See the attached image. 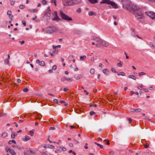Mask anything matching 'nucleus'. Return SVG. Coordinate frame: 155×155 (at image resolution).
<instances>
[{
	"label": "nucleus",
	"instance_id": "43",
	"mask_svg": "<svg viewBox=\"0 0 155 155\" xmlns=\"http://www.w3.org/2000/svg\"><path fill=\"white\" fill-rule=\"evenodd\" d=\"M130 111L132 112H135L136 111V109L133 108H132L130 110Z\"/></svg>",
	"mask_w": 155,
	"mask_h": 155
},
{
	"label": "nucleus",
	"instance_id": "55",
	"mask_svg": "<svg viewBox=\"0 0 155 155\" xmlns=\"http://www.w3.org/2000/svg\"><path fill=\"white\" fill-rule=\"evenodd\" d=\"M47 8L48 9V10L46 12H49L51 13V10L50 9V7L49 6Z\"/></svg>",
	"mask_w": 155,
	"mask_h": 155
},
{
	"label": "nucleus",
	"instance_id": "32",
	"mask_svg": "<svg viewBox=\"0 0 155 155\" xmlns=\"http://www.w3.org/2000/svg\"><path fill=\"white\" fill-rule=\"evenodd\" d=\"M10 4L11 5H14L15 3V1L13 0H10Z\"/></svg>",
	"mask_w": 155,
	"mask_h": 155
},
{
	"label": "nucleus",
	"instance_id": "46",
	"mask_svg": "<svg viewBox=\"0 0 155 155\" xmlns=\"http://www.w3.org/2000/svg\"><path fill=\"white\" fill-rule=\"evenodd\" d=\"M22 24L24 25L25 26L26 25V22L25 20H22L21 21Z\"/></svg>",
	"mask_w": 155,
	"mask_h": 155
},
{
	"label": "nucleus",
	"instance_id": "6",
	"mask_svg": "<svg viewBox=\"0 0 155 155\" xmlns=\"http://www.w3.org/2000/svg\"><path fill=\"white\" fill-rule=\"evenodd\" d=\"M57 30V28L54 27H50L46 29V32L49 34L54 32Z\"/></svg>",
	"mask_w": 155,
	"mask_h": 155
},
{
	"label": "nucleus",
	"instance_id": "35",
	"mask_svg": "<svg viewBox=\"0 0 155 155\" xmlns=\"http://www.w3.org/2000/svg\"><path fill=\"white\" fill-rule=\"evenodd\" d=\"M68 153H72L74 155H76V153L74 151H73L72 150H69V151H68Z\"/></svg>",
	"mask_w": 155,
	"mask_h": 155
},
{
	"label": "nucleus",
	"instance_id": "44",
	"mask_svg": "<svg viewBox=\"0 0 155 155\" xmlns=\"http://www.w3.org/2000/svg\"><path fill=\"white\" fill-rule=\"evenodd\" d=\"M94 114H95V112L93 111H91L90 112V115L91 116L92 115Z\"/></svg>",
	"mask_w": 155,
	"mask_h": 155
},
{
	"label": "nucleus",
	"instance_id": "4",
	"mask_svg": "<svg viewBox=\"0 0 155 155\" xmlns=\"http://www.w3.org/2000/svg\"><path fill=\"white\" fill-rule=\"evenodd\" d=\"M60 15L62 19L67 21H70L73 20L71 17H69L68 15H66L61 11L60 12Z\"/></svg>",
	"mask_w": 155,
	"mask_h": 155
},
{
	"label": "nucleus",
	"instance_id": "28",
	"mask_svg": "<svg viewBox=\"0 0 155 155\" xmlns=\"http://www.w3.org/2000/svg\"><path fill=\"white\" fill-rule=\"evenodd\" d=\"M34 130H30L29 131L30 135L31 136H33L34 133Z\"/></svg>",
	"mask_w": 155,
	"mask_h": 155
},
{
	"label": "nucleus",
	"instance_id": "56",
	"mask_svg": "<svg viewBox=\"0 0 155 155\" xmlns=\"http://www.w3.org/2000/svg\"><path fill=\"white\" fill-rule=\"evenodd\" d=\"M109 153L110 155H113L114 153V152L113 151H111Z\"/></svg>",
	"mask_w": 155,
	"mask_h": 155
},
{
	"label": "nucleus",
	"instance_id": "11",
	"mask_svg": "<svg viewBox=\"0 0 155 155\" xmlns=\"http://www.w3.org/2000/svg\"><path fill=\"white\" fill-rule=\"evenodd\" d=\"M101 45L107 47L109 45V43L106 41L102 40V41L101 44Z\"/></svg>",
	"mask_w": 155,
	"mask_h": 155
},
{
	"label": "nucleus",
	"instance_id": "21",
	"mask_svg": "<svg viewBox=\"0 0 155 155\" xmlns=\"http://www.w3.org/2000/svg\"><path fill=\"white\" fill-rule=\"evenodd\" d=\"M74 58V56L73 55H70L68 57V59L69 61H72V59Z\"/></svg>",
	"mask_w": 155,
	"mask_h": 155
},
{
	"label": "nucleus",
	"instance_id": "59",
	"mask_svg": "<svg viewBox=\"0 0 155 155\" xmlns=\"http://www.w3.org/2000/svg\"><path fill=\"white\" fill-rule=\"evenodd\" d=\"M62 150L63 151H65L67 150L66 148H65L64 147H63L62 148Z\"/></svg>",
	"mask_w": 155,
	"mask_h": 155
},
{
	"label": "nucleus",
	"instance_id": "61",
	"mask_svg": "<svg viewBox=\"0 0 155 155\" xmlns=\"http://www.w3.org/2000/svg\"><path fill=\"white\" fill-rule=\"evenodd\" d=\"M55 129V128L54 127H51L49 128L50 130H53Z\"/></svg>",
	"mask_w": 155,
	"mask_h": 155
},
{
	"label": "nucleus",
	"instance_id": "3",
	"mask_svg": "<svg viewBox=\"0 0 155 155\" xmlns=\"http://www.w3.org/2000/svg\"><path fill=\"white\" fill-rule=\"evenodd\" d=\"M121 1L123 8L126 10L130 11L131 5L130 1L128 0H121Z\"/></svg>",
	"mask_w": 155,
	"mask_h": 155
},
{
	"label": "nucleus",
	"instance_id": "48",
	"mask_svg": "<svg viewBox=\"0 0 155 155\" xmlns=\"http://www.w3.org/2000/svg\"><path fill=\"white\" fill-rule=\"evenodd\" d=\"M144 147L145 148H147L149 147V144L147 143H146Z\"/></svg>",
	"mask_w": 155,
	"mask_h": 155
},
{
	"label": "nucleus",
	"instance_id": "26",
	"mask_svg": "<svg viewBox=\"0 0 155 155\" xmlns=\"http://www.w3.org/2000/svg\"><path fill=\"white\" fill-rule=\"evenodd\" d=\"M95 70L94 68H91L90 69V73L91 74H93L94 73Z\"/></svg>",
	"mask_w": 155,
	"mask_h": 155
},
{
	"label": "nucleus",
	"instance_id": "5",
	"mask_svg": "<svg viewBox=\"0 0 155 155\" xmlns=\"http://www.w3.org/2000/svg\"><path fill=\"white\" fill-rule=\"evenodd\" d=\"M92 40H94L97 43L96 44V46L97 47H100L101 46V44L102 40L100 38L97 37H93L91 38Z\"/></svg>",
	"mask_w": 155,
	"mask_h": 155
},
{
	"label": "nucleus",
	"instance_id": "36",
	"mask_svg": "<svg viewBox=\"0 0 155 155\" xmlns=\"http://www.w3.org/2000/svg\"><path fill=\"white\" fill-rule=\"evenodd\" d=\"M142 111V109L140 108H138L136 109L135 112L138 113L139 112H141Z\"/></svg>",
	"mask_w": 155,
	"mask_h": 155
},
{
	"label": "nucleus",
	"instance_id": "38",
	"mask_svg": "<svg viewBox=\"0 0 155 155\" xmlns=\"http://www.w3.org/2000/svg\"><path fill=\"white\" fill-rule=\"evenodd\" d=\"M66 80L69 82H71L73 81L71 78H66Z\"/></svg>",
	"mask_w": 155,
	"mask_h": 155
},
{
	"label": "nucleus",
	"instance_id": "22",
	"mask_svg": "<svg viewBox=\"0 0 155 155\" xmlns=\"http://www.w3.org/2000/svg\"><path fill=\"white\" fill-rule=\"evenodd\" d=\"M103 72L105 74H107L109 73V71L107 69H104L103 70Z\"/></svg>",
	"mask_w": 155,
	"mask_h": 155
},
{
	"label": "nucleus",
	"instance_id": "63",
	"mask_svg": "<svg viewBox=\"0 0 155 155\" xmlns=\"http://www.w3.org/2000/svg\"><path fill=\"white\" fill-rule=\"evenodd\" d=\"M19 43H21V45H23L25 43V41H19Z\"/></svg>",
	"mask_w": 155,
	"mask_h": 155
},
{
	"label": "nucleus",
	"instance_id": "58",
	"mask_svg": "<svg viewBox=\"0 0 155 155\" xmlns=\"http://www.w3.org/2000/svg\"><path fill=\"white\" fill-rule=\"evenodd\" d=\"M56 2V0H51V3H55Z\"/></svg>",
	"mask_w": 155,
	"mask_h": 155
},
{
	"label": "nucleus",
	"instance_id": "57",
	"mask_svg": "<svg viewBox=\"0 0 155 155\" xmlns=\"http://www.w3.org/2000/svg\"><path fill=\"white\" fill-rule=\"evenodd\" d=\"M140 90H142L143 89V88L141 86H139L137 87Z\"/></svg>",
	"mask_w": 155,
	"mask_h": 155
},
{
	"label": "nucleus",
	"instance_id": "25",
	"mask_svg": "<svg viewBox=\"0 0 155 155\" xmlns=\"http://www.w3.org/2000/svg\"><path fill=\"white\" fill-rule=\"evenodd\" d=\"M8 135V134L5 132H4L2 134V136L4 137L5 138Z\"/></svg>",
	"mask_w": 155,
	"mask_h": 155
},
{
	"label": "nucleus",
	"instance_id": "30",
	"mask_svg": "<svg viewBox=\"0 0 155 155\" xmlns=\"http://www.w3.org/2000/svg\"><path fill=\"white\" fill-rule=\"evenodd\" d=\"M30 11L31 12H38V10L37 9H30Z\"/></svg>",
	"mask_w": 155,
	"mask_h": 155
},
{
	"label": "nucleus",
	"instance_id": "14",
	"mask_svg": "<svg viewBox=\"0 0 155 155\" xmlns=\"http://www.w3.org/2000/svg\"><path fill=\"white\" fill-rule=\"evenodd\" d=\"M30 137L28 135H26L25 136V138H22V140L23 141H27L28 140L30 139Z\"/></svg>",
	"mask_w": 155,
	"mask_h": 155
},
{
	"label": "nucleus",
	"instance_id": "53",
	"mask_svg": "<svg viewBox=\"0 0 155 155\" xmlns=\"http://www.w3.org/2000/svg\"><path fill=\"white\" fill-rule=\"evenodd\" d=\"M61 80L62 81H64L65 80H66V78H65V77L62 78L61 79Z\"/></svg>",
	"mask_w": 155,
	"mask_h": 155
},
{
	"label": "nucleus",
	"instance_id": "10",
	"mask_svg": "<svg viewBox=\"0 0 155 155\" xmlns=\"http://www.w3.org/2000/svg\"><path fill=\"white\" fill-rule=\"evenodd\" d=\"M36 63L41 66H44L45 65V63L44 61H40L38 59H37L36 60Z\"/></svg>",
	"mask_w": 155,
	"mask_h": 155
},
{
	"label": "nucleus",
	"instance_id": "54",
	"mask_svg": "<svg viewBox=\"0 0 155 155\" xmlns=\"http://www.w3.org/2000/svg\"><path fill=\"white\" fill-rule=\"evenodd\" d=\"M16 148L18 149V150H20L21 149V147L19 145H17L16 146Z\"/></svg>",
	"mask_w": 155,
	"mask_h": 155
},
{
	"label": "nucleus",
	"instance_id": "64",
	"mask_svg": "<svg viewBox=\"0 0 155 155\" xmlns=\"http://www.w3.org/2000/svg\"><path fill=\"white\" fill-rule=\"evenodd\" d=\"M13 16L12 15H9V18L10 19H12L13 18Z\"/></svg>",
	"mask_w": 155,
	"mask_h": 155
},
{
	"label": "nucleus",
	"instance_id": "41",
	"mask_svg": "<svg viewBox=\"0 0 155 155\" xmlns=\"http://www.w3.org/2000/svg\"><path fill=\"white\" fill-rule=\"evenodd\" d=\"M29 91V90L27 88H25L24 89H23V91L25 92H28Z\"/></svg>",
	"mask_w": 155,
	"mask_h": 155
},
{
	"label": "nucleus",
	"instance_id": "42",
	"mask_svg": "<svg viewBox=\"0 0 155 155\" xmlns=\"http://www.w3.org/2000/svg\"><path fill=\"white\" fill-rule=\"evenodd\" d=\"M42 3L43 5H45L47 4V1L45 0H42Z\"/></svg>",
	"mask_w": 155,
	"mask_h": 155
},
{
	"label": "nucleus",
	"instance_id": "1",
	"mask_svg": "<svg viewBox=\"0 0 155 155\" xmlns=\"http://www.w3.org/2000/svg\"><path fill=\"white\" fill-rule=\"evenodd\" d=\"M130 11L135 15L136 18L139 21H143V14L141 12L139 6L135 5H132Z\"/></svg>",
	"mask_w": 155,
	"mask_h": 155
},
{
	"label": "nucleus",
	"instance_id": "2",
	"mask_svg": "<svg viewBox=\"0 0 155 155\" xmlns=\"http://www.w3.org/2000/svg\"><path fill=\"white\" fill-rule=\"evenodd\" d=\"M67 2H64V5H72L78 4L80 3L81 0H67Z\"/></svg>",
	"mask_w": 155,
	"mask_h": 155
},
{
	"label": "nucleus",
	"instance_id": "17",
	"mask_svg": "<svg viewBox=\"0 0 155 155\" xmlns=\"http://www.w3.org/2000/svg\"><path fill=\"white\" fill-rule=\"evenodd\" d=\"M83 77V75L81 74H80L78 76H77V77H75V76L74 77V78L77 80H78L81 78Z\"/></svg>",
	"mask_w": 155,
	"mask_h": 155
},
{
	"label": "nucleus",
	"instance_id": "13",
	"mask_svg": "<svg viewBox=\"0 0 155 155\" xmlns=\"http://www.w3.org/2000/svg\"><path fill=\"white\" fill-rule=\"evenodd\" d=\"M43 147L44 148H48L50 149H54L55 147L54 146L52 145H48V146L44 144L43 146Z\"/></svg>",
	"mask_w": 155,
	"mask_h": 155
},
{
	"label": "nucleus",
	"instance_id": "27",
	"mask_svg": "<svg viewBox=\"0 0 155 155\" xmlns=\"http://www.w3.org/2000/svg\"><path fill=\"white\" fill-rule=\"evenodd\" d=\"M4 63L5 64H7L9 63V60L8 59H5L4 60Z\"/></svg>",
	"mask_w": 155,
	"mask_h": 155
},
{
	"label": "nucleus",
	"instance_id": "16",
	"mask_svg": "<svg viewBox=\"0 0 155 155\" xmlns=\"http://www.w3.org/2000/svg\"><path fill=\"white\" fill-rule=\"evenodd\" d=\"M110 2V0H102V1L100 2V3H105L109 5Z\"/></svg>",
	"mask_w": 155,
	"mask_h": 155
},
{
	"label": "nucleus",
	"instance_id": "7",
	"mask_svg": "<svg viewBox=\"0 0 155 155\" xmlns=\"http://www.w3.org/2000/svg\"><path fill=\"white\" fill-rule=\"evenodd\" d=\"M145 14L152 19H153L155 18V13L154 12H145Z\"/></svg>",
	"mask_w": 155,
	"mask_h": 155
},
{
	"label": "nucleus",
	"instance_id": "52",
	"mask_svg": "<svg viewBox=\"0 0 155 155\" xmlns=\"http://www.w3.org/2000/svg\"><path fill=\"white\" fill-rule=\"evenodd\" d=\"M87 145H88V144L87 143H86L85 144V145L84 147V148H85V149H87L88 148Z\"/></svg>",
	"mask_w": 155,
	"mask_h": 155
},
{
	"label": "nucleus",
	"instance_id": "33",
	"mask_svg": "<svg viewBox=\"0 0 155 155\" xmlns=\"http://www.w3.org/2000/svg\"><path fill=\"white\" fill-rule=\"evenodd\" d=\"M117 74L118 75H120L122 76H124L125 75V74L124 72H121L120 73H118Z\"/></svg>",
	"mask_w": 155,
	"mask_h": 155
},
{
	"label": "nucleus",
	"instance_id": "47",
	"mask_svg": "<svg viewBox=\"0 0 155 155\" xmlns=\"http://www.w3.org/2000/svg\"><path fill=\"white\" fill-rule=\"evenodd\" d=\"M53 101L56 103L58 104V100L57 99H54Z\"/></svg>",
	"mask_w": 155,
	"mask_h": 155
},
{
	"label": "nucleus",
	"instance_id": "60",
	"mask_svg": "<svg viewBox=\"0 0 155 155\" xmlns=\"http://www.w3.org/2000/svg\"><path fill=\"white\" fill-rule=\"evenodd\" d=\"M147 120L151 122L154 123V122L153 121V120L150 118H147Z\"/></svg>",
	"mask_w": 155,
	"mask_h": 155
},
{
	"label": "nucleus",
	"instance_id": "45",
	"mask_svg": "<svg viewBox=\"0 0 155 155\" xmlns=\"http://www.w3.org/2000/svg\"><path fill=\"white\" fill-rule=\"evenodd\" d=\"M7 14L8 15H12V12L10 11H8L7 12Z\"/></svg>",
	"mask_w": 155,
	"mask_h": 155
},
{
	"label": "nucleus",
	"instance_id": "18",
	"mask_svg": "<svg viewBox=\"0 0 155 155\" xmlns=\"http://www.w3.org/2000/svg\"><path fill=\"white\" fill-rule=\"evenodd\" d=\"M37 17V16H35V17H34L32 18V19L33 20L35 21L36 22H39L40 21L39 19L36 18Z\"/></svg>",
	"mask_w": 155,
	"mask_h": 155
},
{
	"label": "nucleus",
	"instance_id": "50",
	"mask_svg": "<svg viewBox=\"0 0 155 155\" xmlns=\"http://www.w3.org/2000/svg\"><path fill=\"white\" fill-rule=\"evenodd\" d=\"M111 71H112V72H114L115 73H117V71L114 68H112L111 69Z\"/></svg>",
	"mask_w": 155,
	"mask_h": 155
},
{
	"label": "nucleus",
	"instance_id": "23",
	"mask_svg": "<svg viewBox=\"0 0 155 155\" xmlns=\"http://www.w3.org/2000/svg\"><path fill=\"white\" fill-rule=\"evenodd\" d=\"M88 14L90 16H92L93 15H96V14L93 11H91L89 12Z\"/></svg>",
	"mask_w": 155,
	"mask_h": 155
},
{
	"label": "nucleus",
	"instance_id": "40",
	"mask_svg": "<svg viewBox=\"0 0 155 155\" xmlns=\"http://www.w3.org/2000/svg\"><path fill=\"white\" fill-rule=\"evenodd\" d=\"M15 135L14 133H12L11 135V137L12 138H14L15 137Z\"/></svg>",
	"mask_w": 155,
	"mask_h": 155
},
{
	"label": "nucleus",
	"instance_id": "15",
	"mask_svg": "<svg viewBox=\"0 0 155 155\" xmlns=\"http://www.w3.org/2000/svg\"><path fill=\"white\" fill-rule=\"evenodd\" d=\"M52 20L53 21H62V20L60 18L58 15L56 16Z\"/></svg>",
	"mask_w": 155,
	"mask_h": 155
},
{
	"label": "nucleus",
	"instance_id": "31",
	"mask_svg": "<svg viewBox=\"0 0 155 155\" xmlns=\"http://www.w3.org/2000/svg\"><path fill=\"white\" fill-rule=\"evenodd\" d=\"M92 3H96L97 2V0H88Z\"/></svg>",
	"mask_w": 155,
	"mask_h": 155
},
{
	"label": "nucleus",
	"instance_id": "20",
	"mask_svg": "<svg viewBox=\"0 0 155 155\" xmlns=\"http://www.w3.org/2000/svg\"><path fill=\"white\" fill-rule=\"evenodd\" d=\"M123 64V62L121 61H120V62L117 64V66L119 67H122Z\"/></svg>",
	"mask_w": 155,
	"mask_h": 155
},
{
	"label": "nucleus",
	"instance_id": "24",
	"mask_svg": "<svg viewBox=\"0 0 155 155\" xmlns=\"http://www.w3.org/2000/svg\"><path fill=\"white\" fill-rule=\"evenodd\" d=\"M12 143L15 144L16 142L14 140H10L8 142V143L9 144H11Z\"/></svg>",
	"mask_w": 155,
	"mask_h": 155
},
{
	"label": "nucleus",
	"instance_id": "62",
	"mask_svg": "<svg viewBox=\"0 0 155 155\" xmlns=\"http://www.w3.org/2000/svg\"><path fill=\"white\" fill-rule=\"evenodd\" d=\"M97 146H99L101 148H103V146L102 145H101L99 143L98 144Z\"/></svg>",
	"mask_w": 155,
	"mask_h": 155
},
{
	"label": "nucleus",
	"instance_id": "19",
	"mask_svg": "<svg viewBox=\"0 0 155 155\" xmlns=\"http://www.w3.org/2000/svg\"><path fill=\"white\" fill-rule=\"evenodd\" d=\"M128 77L129 78H132L134 80H136V77H135V76L134 75H129L128 76Z\"/></svg>",
	"mask_w": 155,
	"mask_h": 155
},
{
	"label": "nucleus",
	"instance_id": "49",
	"mask_svg": "<svg viewBox=\"0 0 155 155\" xmlns=\"http://www.w3.org/2000/svg\"><path fill=\"white\" fill-rule=\"evenodd\" d=\"M56 68H57V67H56V65H54L53 66L52 68V69L53 70H55L56 69Z\"/></svg>",
	"mask_w": 155,
	"mask_h": 155
},
{
	"label": "nucleus",
	"instance_id": "51",
	"mask_svg": "<svg viewBox=\"0 0 155 155\" xmlns=\"http://www.w3.org/2000/svg\"><path fill=\"white\" fill-rule=\"evenodd\" d=\"M81 8H79L77 10V12H78L79 13H81Z\"/></svg>",
	"mask_w": 155,
	"mask_h": 155
},
{
	"label": "nucleus",
	"instance_id": "34",
	"mask_svg": "<svg viewBox=\"0 0 155 155\" xmlns=\"http://www.w3.org/2000/svg\"><path fill=\"white\" fill-rule=\"evenodd\" d=\"M27 151L28 153H31L32 154H34L35 153V152L34 151L31 150V149H28L27 150Z\"/></svg>",
	"mask_w": 155,
	"mask_h": 155
},
{
	"label": "nucleus",
	"instance_id": "39",
	"mask_svg": "<svg viewBox=\"0 0 155 155\" xmlns=\"http://www.w3.org/2000/svg\"><path fill=\"white\" fill-rule=\"evenodd\" d=\"M139 74L140 76H141L142 75H144L146 74V73L144 72H142L139 73Z\"/></svg>",
	"mask_w": 155,
	"mask_h": 155
},
{
	"label": "nucleus",
	"instance_id": "8",
	"mask_svg": "<svg viewBox=\"0 0 155 155\" xmlns=\"http://www.w3.org/2000/svg\"><path fill=\"white\" fill-rule=\"evenodd\" d=\"M43 18L46 20H50L51 18V13L49 12H46L44 14Z\"/></svg>",
	"mask_w": 155,
	"mask_h": 155
},
{
	"label": "nucleus",
	"instance_id": "12",
	"mask_svg": "<svg viewBox=\"0 0 155 155\" xmlns=\"http://www.w3.org/2000/svg\"><path fill=\"white\" fill-rule=\"evenodd\" d=\"M109 5H110L114 8H118L117 4L114 2L111 1Z\"/></svg>",
	"mask_w": 155,
	"mask_h": 155
},
{
	"label": "nucleus",
	"instance_id": "9",
	"mask_svg": "<svg viewBox=\"0 0 155 155\" xmlns=\"http://www.w3.org/2000/svg\"><path fill=\"white\" fill-rule=\"evenodd\" d=\"M6 150L7 152H10L12 155H16V153L13 150H12L10 148H6Z\"/></svg>",
	"mask_w": 155,
	"mask_h": 155
},
{
	"label": "nucleus",
	"instance_id": "29",
	"mask_svg": "<svg viewBox=\"0 0 155 155\" xmlns=\"http://www.w3.org/2000/svg\"><path fill=\"white\" fill-rule=\"evenodd\" d=\"M86 58V56L85 55H84L83 56H81L80 57V59L81 61L84 60Z\"/></svg>",
	"mask_w": 155,
	"mask_h": 155
},
{
	"label": "nucleus",
	"instance_id": "37",
	"mask_svg": "<svg viewBox=\"0 0 155 155\" xmlns=\"http://www.w3.org/2000/svg\"><path fill=\"white\" fill-rule=\"evenodd\" d=\"M25 5H20L19 6V8H20V9H24L25 8Z\"/></svg>",
	"mask_w": 155,
	"mask_h": 155
}]
</instances>
